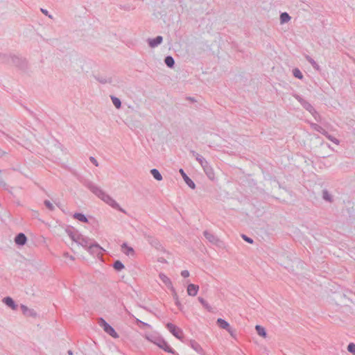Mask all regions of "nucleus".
<instances>
[{"label":"nucleus","instance_id":"nucleus-1","mask_svg":"<svg viewBox=\"0 0 355 355\" xmlns=\"http://www.w3.org/2000/svg\"><path fill=\"white\" fill-rule=\"evenodd\" d=\"M83 184L87 187L92 193L97 197L103 200L105 203L109 205L112 208L119 210L122 213H126L125 211L120 207L118 202H116L110 196L107 194L99 187L88 179H83L82 180Z\"/></svg>","mask_w":355,"mask_h":355},{"label":"nucleus","instance_id":"nucleus-2","mask_svg":"<svg viewBox=\"0 0 355 355\" xmlns=\"http://www.w3.org/2000/svg\"><path fill=\"white\" fill-rule=\"evenodd\" d=\"M145 338L166 352L171 353L173 355H178L163 338L151 334H146Z\"/></svg>","mask_w":355,"mask_h":355},{"label":"nucleus","instance_id":"nucleus-3","mask_svg":"<svg viewBox=\"0 0 355 355\" xmlns=\"http://www.w3.org/2000/svg\"><path fill=\"white\" fill-rule=\"evenodd\" d=\"M98 324L103 329L105 333L111 336L112 338H119V334L115 331V329L110 324H108L103 318H99Z\"/></svg>","mask_w":355,"mask_h":355},{"label":"nucleus","instance_id":"nucleus-4","mask_svg":"<svg viewBox=\"0 0 355 355\" xmlns=\"http://www.w3.org/2000/svg\"><path fill=\"white\" fill-rule=\"evenodd\" d=\"M166 327L173 336L180 340L183 341V331L182 329L171 322H168L166 324Z\"/></svg>","mask_w":355,"mask_h":355},{"label":"nucleus","instance_id":"nucleus-5","mask_svg":"<svg viewBox=\"0 0 355 355\" xmlns=\"http://www.w3.org/2000/svg\"><path fill=\"white\" fill-rule=\"evenodd\" d=\"M312 127L313 128V129L315 131L324 135L329 140L332 141L334 144H339V143H340L339 140L338 139H336V137H334V136H332L331 135L329 134V132L325 129H324L322 126H320V125L313 123V124H312Z\"/></svg>","mask_w":355,"mask_h":355},{"label":"nucleus","instance_id":"nucleus-6","mask_svg":"<svg viewBox=\"0 0 355 355\" xmlns=\"http://www.w3.org/2000/svg\"><path fill=\"white\" fill-rule=\"evenodd\" d=\"M10 64H12L21 70H25L27 68V62L26 59L15 55H12Z\"/></svg>","mask_w":355,"mask_h":355},{"label":"nucleus","instance_id":"nucleus-7","mask_svg":"<svg viewBox=\"0 0 355 355\" xmlns=\"http://www.w3.org/2000/svg\"><path fill=\"white\" fill-rule=\"evenodd\" d=\"M293 97L300 103V105L308 112H309L311 114H314L315 113H317L316 110L314 109V107L312 106V105L309 103L307 101L304 99L299 94H294Z\"/></svg>","mask_w":355,"mask_h":355},{"label":"nucleus","instance_id":"nucleus-8","mask_svg":"<svg viewBox=\"0 0 355 355\" xmlns=\"http://www.w3.org/2000/svg\"><path fill=\"white\" fill-rule=\"evenodd\" d=\"M205 237L213 245L216 246H221L223 242L214 234L210 232L205 230L203 232Z\"/></svg>","mask_w":355,"mask_h":355},{"label":"nucleus","instance_id":"nucleus-9","mask_svg":"<svg viewBox=\"0 0 355 355\" xmlns=\"http://www.w3.org/2000/svg\"><path fill=\"white\" fill-rule=\"evenodd\" d=\"M143 236L151 246L154 247L156 249H159L161 245L159 243V241L155 237L147 234L146 232H143Z\"/></svg>","mask_w":355,"mask_h":355},{"label":"nucleus","instance_id":"nucleus-10","mask_svg":"<svg viewBox=\"0 0 355 355\" xmlns=\"http://www.w3.org/2000/svg\"><path fill=\"white\" fill-rule=\"evenodd\" d=\"M88 252L93 255H98L101 254L105 250L101 247L96 242L92 243L88 246Z\"/></svg>","mask_w":355,"mask_h":355},{"label":"nucleus","instance_id":"nucleus-11","mask_svg":"<svg viewBox=\"0 0 355 355\" xmlns=\"http://www.w3.org/2000/svg\"><path fill=\"white\" fill-rule=\"evenodd\" d=\"M76 240L77 243H78L79 245H82L84 248H87V249L88 246L90 245V244L92 243V240L89 238L85 236L82 234H78Z\"/></svg>","mask_w":355,"mask_h":355},{"label":"nucleus","instance_id":"nucleus-12","mask_svg":"<svg viewBox=\"0 0 355 355\" xmlns=\"http://www.w3.org/2000/svg\"><path fill=\"white\" fill-rule=\"evenodd\" d=\"M216 324L221 329H225L231 335H232L233 329L230 327V324L223 318H218L216 320Z\"/></svg>","mask_w":355,"mask_h":355},{"label":"nucleus","instance_id":"nucleus-13","mask_svg":"<svg viewBox=\"0 0 355 355\" xmlns=\"http://www.w3.org/2000/svg\"><path fill=\"white\" fill-rule=\"evenodd\" d=\"M20 307H21V310L24 315H26L27 317H31L33 318H35L37 316V313L34 309H29L28 306H26L24 304H21Z\"/></svg>","mask_w":355,"mask_h":355},{"label":"nucleus","instance_id":"nucleus-14","mask_svg":"<svg viewBox=\"0 0 355 355\" xmlns=\"http://www.w3.org/2000/svg\"><path fill=\"white\" fill-rule=\"evenodd\" d=\"M96 80H97L101 84H112L113 83V78L112 76H101V75H94V76Z\"/></svg>","mask_w":355,"mask_h":355},{"label":"nucleus","instance_id":"nucleus-15","mask_svg":"<svg viewBox=\"0 0 355 355\" xmlns=\"http://www.w3.org/2000/svg\"><path fill=\"white\" fill-rule=\"evenodd\" d=\"M180 173L181 174L184 181L187 184L189 187H190L192 189H194L196 188V184L187 175V173L184 172V171L182 168H180L179 171Z\"/></svg>","mask_w":355,"mask_h":355},{"label":"nucleus","instance_id":"nucleus-16","mask_svg":"<svg viewBox=\"0 0 355 355\" xmlns=\"http://www.w3.org/2000/svg\"><path fill=\"white\" fill-rule=\"evenodd\" d=\"M26 241L27 237L24 233L20 232L15 236V242L17 245L23 246L26 243Z\"/></svg>","mask_w":355,"mask_h":355},{"label":"nucleus","instance_id":"nucleus-17","mask_svg":"<svg viewBox=\"0 0 355 355\" xmlns=\"http://www.w3.org/2000/svg\"><path fill=\"white\" fill-rule=\"evenodd\" d=\"M163 41V37L161 35H157L155 38L148 39V44L150 47L155 48L159 45Z\"/></svg>","mask_w":355,"mask_h":355},{"label":"nucleus","instance_id":"nucleus-18","mask_svg":"<svg viewBox=\"0 0 355 355\" xmlns=\"http://www.w3.org/2000/svg\"><path fill=\"white\" fill-rule=\"evenodd\" d=\"M189 346L193 349L198 354L200 355H205V353L203 349L201 347L200 344H198L196 340H191L189 341Z\"/></svg>","mask_w":355,"mask_h":355},{"label":"nucleus","instance_id":"nucleus-19","mask_svg":"<svg viewBox=\"0 0 355 355\" xmlns=\"http://www.w3.org/2000/svg\"><path fill=\"white\" fill-rule=\"evenodd\" d=\"M3 302L12 310H17V304L15 303L14 300L9 296L5 297L3 299Z\"/></svg>","mask_w":355,"mask_h":355},{"label":"nucleus","instance_id":"nucleus-20","mask_svg":"<svg viewBox=\"0 0 355 355\" xmlns=\"http://www.w3.org/2000/svg\"><path fill=\"white\" fill-rule=\"evenodd\" d=\"M199 290V286L194 284H189L187 286V293L190 296H196Z\"/></svg>","mask_w":355,"mask_h":355},{"label":"nucleus","instance_id":"nucleus-21","mask_svg":"<svg viewBox=\"0 0 355 355\" xmlns=\"http://www.w3.org/2000/svg\"><path fill=\"white\" fill-rule=\"evenodd\" d=\"M171 291L172 292L173 297L175 300V305L178 306V309L182 311L183 309V306L182 305V304L180 303V302L179 300V297H178V295L176 293L175 288L173 286H171Z\"/></svg>","mask_w":355,"mask_h":355},{"label":"nucleus","instance_id":"nucleus-22","mask_svg":"<svg viewBox=\"0 0 355 355\" xmlns=\"http://www.w3.org/2000/svg\"><path fill=\"white\" fill-rule=\"evenodd\" d=\"M159 277L162 282L171 290V286H173L171 279L164 273H160Z\"/></svg>","mask_w":355,"mask_h":355},{"label":"nucleus","instance_id":"nucleus-23","mask_svg":"<svg viewBox=\"0 0 355 355\" xmlns=\"http://www.w3.org/2000/svg\"><path fill=\"white\" fill-rule=\"evenodd\" d=\"M73 218L76 219V220H78L80 222H83V223H89V220L87 218V217L83 214V213H75L73 215Z\"/></svg>","mask_w":355,"mask_h":355},{"label":"nucleus","instance_id":"nucleus-24","mask_svg":"<svg viewBox=\"0 0 355 355\" xmlns=\"http://www.w3.org/2000/svg\"><path fill=\"white\" fill-rule=\"evenodd\" d=\"M165 64L170 69H173L175 67V60L171 55H167L164 58Z\"/></svg>","mask_w":355,"mask_h":355},{"label":"nucleus","instance_id":"nucleus-25","mask_svg":"<svg viewBox=\"0 0 355 355\" xmlns=\"http://www.w3.org/2000/svg\"><path fill=\"white\" fill-rule=\"evenodd\" d=\"M121 248L123 249V253L126 255L129 256L130 254H134L135 253L134 249L132 247L128 246L126 243H123L121 245Z\"/></svg>","mask_w":355,"mask_h":355},{"label":"nucleus","instance_id":"nucleus-26","mask_svg":"<svg viewBox=\"0 0 355 355\" xmlns=\"http://www.w3.org/2000/svg\"><path fill=\"white\" fill-rule=\"evenodd\" d=\"M12 55H11V54L8 55V54L0 53V62L2 63H4V64H10Z\"/></svg>","mask_w":355,"mask_h":355},{"label":"nucleus","instance_id":"nucleus-27","mask_svg":"<svg viewBox=\"0 0 355 355\" xmlns=\"http://www.w3.org/2000/svg\"><path fill=\"white\" fill-rule=\"evenodd\" d=\"M112 267L117 272H120L125 268L124 264L120 260H116L114 261Z\"/></svg>","mask_w":355,"mask_h":355},{"label":"nucleus","instance_id":"nucleus-28","mask_svg":"<svg viewBox=\"0 0 355 355\" xmlns=\"http://www.w3.org/2000/svg\"><path fill=\"white\" fill-rule=\"evenodd\" d=\"M255 329L257 331V333L259 336L263 337V338H266V336H267V332H266V329L261 326V325H259V324H257L255 326Z\"/></svg>","mask_w":355,"mask_h":355},{"label":"nucleus","instance_id":"nucleus-29","mask_svg":"<svg viewBox=\"0 0 355 355\" xmlns=\"http://www.w3.org/2000/svg\"><path fill=\"white\" fill-rule=\"evenodd\" d=\"M199 302L203 306V307L209 312H212V307L207 303V302L202 297L198 298Z\"/></svg>","mask_w":355,"mask_h":355},{"label":"nucleus","instance_id":"nucleus-30","mask_svg":"<svg viewBox=\"0 0 355 355\" xmlns=\"http://www.w3.org/2000/svg\"><path fill=\"white\" fill-rule=\"evenodd\" d=\"M204 172L207 175V178L211 180H214L215 179V174L214 172L213 168L210 166L209 167L207 168L204 170Z\"/></svg>","mask_w":355,"mask_h":355},{"label":"nucleus","instance_id":"nucleus-31","mask_svg":"<svg viewBox=\"0 0 355 355\" xmlns=\"http://www.w3.org/2000/svg\"><path fill=\"white\" fill-rule=\"evenodd\" d=\"M150 174L153 175V177L157 181H161L163 178H162V174L160 173V172L156 169V168H153L150 170Z\"/></svg>","mask_w":355,"mask_h":355},{"label":"nucleus","instance_id":"nucleus-32","mask_svg":"<svg viewBox=\"0 0 355 355\" xmlns=\"http://www.w3.org/2000/svg\"><path fill=\"white\" fill-rule=\"evenodd\" d=\"M322 198L329 202H331L333 201L332 196L327 189L322 190Z\"/></svg>","mask_w":355,"mask_h":355},{"label":"nucleus","instance_id":"nucleus-33","mask_svg":"<svg viewBox=\"0 0 355 355\" xmlns=\"http://www.w3.org/2000/svg\"><path fill=\"white\" fill-rule=\"evenodd\" d=\"M305 58L315 70H320V66L311 57H310L309 55H306Z\"/></svg>","mask_w":355,"mask_h":355},{"label":"nucleus","instance_id":"nucleus-34","mask_svg":"<svg viewBox=\"0 0 355 355\" xmlns=\"http://www.w3.org/2000/svg\"><path fill=\"white\" fill-rule=\"evenodd\" d=\"M291 17L287 12H282L280 15V22L281 24L287 23L291 20Z\"/></svg>","mask_w":355,"mask_h":355},{"label":"nucleus","instance_id":"nucleus-35","mask_svg":"<svg viewBox=\"0 0 355 355\" xmlns=\"http://www.w3.org/2000/svg\"><path fill=\"white\" fill-rule=\"evenodd\" d=\"M110 98L116 108L119 109L121 107V101L119 98L115 96H110Z\"/></svg>","mask_w":355,"mask_h":355},{"label":"nucleus","instance_id":"nucleus-36","mask_svg":"<svg viewBox=\"0 0 355 355\" xmlns=\"http://www.w3.org/2000/svg\"><path fill=\"white\" fill-rule=\"evenodd\" d=\"M293 75L294 76V77L300 80H302L304 77L302 73L298 68H295L293 69Z\"/></svg>","mask_w":355,"mask_h":355},{"label":"nucleus","instance_id":"nucleus-37","mask_svg":"<svg viewBox=\"0 0 355 355\" xmlns=\"http://www.w3.org/2000/svg\"><path fill=\"white\" fill-rule=\"evenodd\" d=\"M66 232L67 233V234L69 235V236L71 238V239L72 241H75L76 243L77 242L76 239H77V235L79 234L78 233H73V231H71L69 229H67Z\"/></svg>","mask_w":355,"mask_h":355},{"label":"nucleus","instance_id":"nucleus-38","mask_svg":"<svg viewBox=\"0 0 355 355\" xmlns=\"http://www.w3.org/2000/svg\"><path fill=\"white\" fill-rule=\"evenodd\" d=\"M190 153L196 157V159L199 162V164L201 162V160H202L204 159V157L200 155V154H198V153H196L195 150H191L190 151Z\"/></svg>","mask_w":355,"mask_h":355},{"label":"nucleus","instance_id":"nucleus-39","mask_svg":"<svg viewBox=\"0 0 355 355\" xmlns=\"http://www.w3.org/2000/svg\"><path fill=\"white\" fill-rule=\"evenodd\" d=\"M136 323L137 324H138L139 326V327L141 328H144V327H148V328H151V326L146 323V322H144L139 319H136Z\"/></svg>","mask_w":355,"mask_h":355},{"label":"nucleus","instance_id":"nucleus-40","mask_svg":"<svg viewBox=\"0 0 355 355\" xmlns=\"http://www.w3.org/2000/svg\"><path fill=\"white\" fill-rule=\"evenodd\" d=\"M347 350L349 352L355 355V344L354 343H350L347 345Z\"/></svg>","mask_w":355,"mask_h":355},{"label":"nucleus","instance_id":"nucleus-41","mask_svg":"<svg viewBox=\"0 0 355 355\" xmlns=\"http://www.w3.org/2000/svg\"><path fill=\"white\" fill-rule=\"evenodd\" d=\"M0 186L3 187L5 190L8 191V185L3 181L1 178V171H0Z\"/></svg>","mask_w":355,"mask_h":355},{"label":"nucleus","instance_id":"nucleus-42","mask_svg":"<svg viewBox=\"0 0 355 355\" xmlns=\"http://www.w3.org/2000/svg\"><path fill=\"white\" fill-rule=\"evenodd\" d=\"M44 204L50 211L54 210V206L49 200H45Z\"/></svg>","mask_w":355,"mask_h":355},{"label":"nucleus","instance_id":"nucleus-43","mask_svg":"<svg viewBox=\"0 0 355 355\" xmlns=\"http://www.w3.org/2000/svg\"><path fill=\"white\" fill-rule=\"evenodd\" d=\"M200 164L202 167L203 170L206 169L207 168H208L211 166L209 164V163L205 158L202 160H201V162L200 163Z\"/></svg>","mask_w":355,"mask_h":355},{"label":"nucleus","instance_id":"nucleus-44","mask_svg":"<svg viewBox=\"0 0 355 355\" xmlns=\"http://www.w3.org/2000/svg\"><path fill=\"white\" fill-rule=\"evenodd\" d=\"M200 164L202 167L203 170L206 169L207 168H208L211 166L209 164V163L205 158L202 160H201V162L200 163Z\"/></svg>","mask_w":355,"mask_h":355},{"label":"nucleus","instance_id":"nucleus-45","mask_svg":"<svg viewBox=\"0 0 355 355\" xmlns=\"http://www.w3.org/2000/svg\"><path fill=\"white\" fill-rule=\"evenodd\" d=\"M241 237H242V239H243L245 241H246V242H247V243H248L252 244V243H254L253 239H252V238H250V237H248V236H246L245 234H242V235H241Z\"/></svg>","mask_w":355,"mask_h":355},{"label":"nucleus","instance_id":"nucleus-46","mask_svg":"<svg viewBox=\"0 0 355 355\" xmlns=\"http://www.w3.org/2000/svg\"><path fill=\"white\" fill-rule=\"evenodd\" d=\"M181 275L184 277H188L189 276V272L187 270H184L181 272Z\"/></svg>","mask_w":355,"mask_h":355},{"label":"nucleus","instance_id":"nucleus-47","mask_svg":"<svg viewBox=\"0 0 355 355\" xmlns=\"http://www.w3.org/2000/svg\"><path fill=\"white\" fill-rule=\"evenodd\" d=\"M89 160L91 161V162L92 164H94L96 166H98V163L97 162V160L94 157H89Z\"/></svg>","mask_w":355,"mask_h":355},{"label":"nucleus","instance_id":"nucleus-48","mask_svg":"<svg viewBox=\"0 0 355 355\" xmlns=\"http://www.w3.org/2000/svg\"><path fill=\"white\" fill-rule=\"evenodd\" d=\"M41 11H42V12L43 14H44L45 15L48 16L49 18H52V16L49 14V12H48L47 10L41 8Z\"/></svg>","mask_w":355,"mask_h":355},{"label":"nucleus","instance_id":"nucleus-49","mask_svg":"<svg viewBox=\"0 0 355 355\" xmlns=\"http://www.w3.org/2000/svg\"><path fill=\"white\" fill-rule=\"evenodd\" d=\"M7 153L0 148V157H3Z\"/></svg>","mask_w":355,"mask_h":355},{"label":"nucleus","instance_id":"nucleus-50","mask_svg":"<svg viewBox=\"0 0 355 355\" xmlns=\"http://www.w3.org/2000/svg\"><path fill=\"white\" fill-rule=\"evenodd\" d=\"M187 99L191 101H192V102H196V100L193 98H192V97H188Z\"/></svg>","mask_w":355,"mask_h":355},{"label":"nucleus","instance_id":"nucleus-51","mask_svg":"<svg viewBox=\"0 0 355 355\" xmlns=\"http://www.w3.org/2000/svg\"><path fill=\"white\" fill-rule=\"evenodd\" d=\"M67 354L69 355H73V352L71 349H69V350H68Z\"/></svg>","mask_w":355,"mask_h":355},{"label":"nucleus","instance_id":"nucleus-52","mask_svg":"<svg viewBox=\"0 0 355 355\" xmlns=\"http://www.w3.org/2000/svg\"><path fill=\"white\" fill-rule=\"evenodd\" d=\"M69 259H73V257L72 256H70Z\"/></svg>","mask_w":355,"mask_h":355},{"label":"nucleus","instance_id":"nucleus-53","mask_svg":"<svg viewBox=\"0 0 355 355\" xmlns=\"http://www.w3.org/2000/svg\"><path fill=\"white\" fill-rule=\"evenodd\" d=\"M143 308H144V309H146V310L148 311V309L146 307L143 306Z\"/></svg>","mask_w":355,"mask_h":355}]
</instances>
